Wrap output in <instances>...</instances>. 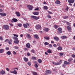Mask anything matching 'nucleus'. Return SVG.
I'll use <instances>...</instances> for the list:
<instances>
[{
  "instance_id": "052dcab7",
  "label": "nucleus",
  "mask_w": 75,
  "mask_h": 75,
  "mask_svg": "<svg viewBox=\"0 0 75 75\" xmlns=\"http://www.w3.org/2000/svg\"><path fill=\"white\" fill-rule=\"evenodd\" d=\"M72 57H73V58H75V54H72L71 55Z\"/></svg>"
},
{
  "instance_id": "6ab92c4d",
  "label": "nucleus",
  "mask_w": 75,
  "mask_h": 75,
  "mask_svg": "<svg viewBox=\"0 0 75 75\" xmlns=\"http://www.w3.org/2000/svg\"><path fill=\"white\" fill-rule=\"evenodd\" d=\"M12 20H13L14 22H17V21H18V20L16 18H13L12 19Z\"/></svg>"
},
{
  "instance_id": "9b49d317",
  "label": "nucleus",
  "mask_w": 75,
  "mask_h": 75,
  "mask_svg": "<svg viewBox=\"0 0 75 75\" xmlns=\"http://www.w3.org/2000/svg\"><path fill=\"white\" fill-rule=\"evenodd\" d=\"M61 38L62 40H64L65 39V38H67V37L66 36H63L61 37Z\"/></svg>"
},
{
  "instance_id": "c9c22d12",
  "label": "nucleus",
  "mask_w": 75,
  "mask_h": 75,
  "mask_svg": "<svg viewBox=\"0 0 75 75\" xmlns=\"http://www.w3.org/2000/svg\"><path fill=\"white\" fill-rule=\"evenodd\" d=\"M13 74H17V71H16V70L15 69L14 70Z\"/></svg>"
},
{
  "instance_id": "a211bd4d",
  "label": "nucleus",
  "mask_w": 75,
  "mask_h": 75,
  "mask_svg": "<svg viewBox=\"0 0 75 75\" xmlns=\"http://www.w3.org/2000/svg\"><path fill=\"white\" fill-rule=\"evenodd\" d=\"M33 14L34 15H38V12H35L33 13Z\"/></svg>"
},
{
  "instance_id": "5fc2aeb1",
  "label": "nucleus",
  "mask_w": 75,
  "mask_h": 75,
  "mask_svg": "<svg viewBox=\"0 0 75 75\" xmlns=\"http://www.w3.org/2000/svg\"><path fill=\"white\" fill-rule=\"evenodd\" d=\"M31 52L33 53H35V50H34V49L32 50H31Z\"/></svg>"
},
{
  "instance_id": "6e6d98bb",
  "label": "nucleus",
  "mask_w": 75,
  "mask_h": 75,
  "mask_svg": "<svg viewBox=\"0 0 75 75\" xmlns=\"http://www.w3.org/2000/svg\"><path fill=\"white\" fill-rule=\"evenodd\" d=\"M3 11V9H0V13H2Z\"/></svg>"
},
{
  "instance_id": "473e14b6",
  "label": "nucleus",
  "mask_w": 75,
  "mask_h": 75,
  "mask_svg": "<svg viewBox=\"0 0 75 75\" xmlns=\"http://www.w3.org/2000/svg\"><path fill=\"white\" fill-rule=\"evenodd\" d=\"M67 29L68 30H71V27L68 26L67 27Z\"/></svg>"
},
{
  "instance_id": "603ef678",
  "label": "nucleus",
  "mask_w": 75,
  "mask_h": 75,
  "mask_svg": "<svg viewBox=\"0 0 75 75\" xmlns=\"http://www.w3.org/2000/svg\"><path fill=\"white\" fill-rule=\"evenodd\" d=\"M49 47H50V48H52V45L51 44H50L49 45Z\"/></svg>"
},
{
  "instance_id": "3c124183",
  "label": "nucleus",
  "mask_w": 75,
  "mask_h": 75,
  "mask_svg": "<svg viewBox=\"0 0 75 75\" xmlns=\"http://www.w3.org/2000/svg\"><path fill=\"white\" fill-rule=\"evenodd\" d=\"M58 33V34H61V33H62V31H58L57 32Z\"/></svg>"
},
{
  "instance_id": "4be33fe9",
  "label": "nucleus",
  "mask_w": 75,
  "mask_h": 75,
  "mask_svg": "<svg viewBox=\"0 0 75 75\" xmlns=\"http://www.w3.org/2000/svg\"><path fill=\"white\" fill-rule=\"evenodd\" d=\"M11 52L10 51H8L6 52L7 54L8 55H11Z\"/></svg>"
},
{
  "instance_id": "a19ab883",
  "label": "nucleus",
  "mask_w": 75,
  "mask_h": 75,
  "mask_svg": "<svg viewBox=\"0 0 75 75\" xmlns=\"http://www.w3.org/2000/svg\"><path fill=\"white\" fill-rule=\"evenodd\" d=\"M35 68H38V64H35Z\"/></svg>"
},
{
  "instance_id": "680f3d73",
  "label": "nucleus",
  "mask_w": 75,
  "mask_h": 75,
  "mask_svg": "<svg viewBox=\"0 0 75 75\" xmlns=\"http://www.w3.org/2000/svg\"><path fill=\"white\" fill-rule=\"evenodd\" d=\"M67 24L68 25H69V26H70V23H69L67 22Z\"/></svg>"
},
{
  "instance_id": "13d9d810",
  "label": "nucleus",
  "mask_w": 75,
  "mask_h": 75,
  "mask_svg": "<svg viewBox=\"0 0 75 75\" xmlns=\"http://www.w3.org/2000/svg\"><path fill=\"white\" fill-rule=\"evenodd\" d=\"M53 47H57V45L56 44H54L53 45Z\"/></svg>"
},
{
  "instance_id": "423d86ee",
  "label": "nucleus",
  "mask_w": 75,
  "mask_h": 75,
  "mask_svg": "<svg viewBox=\"0 0 75 75\" xmlns=\"http://www.w3.org/2000/svg\"><path fill=\"white\" fill-rule=\"evenodd\" d=\"M64 64H65V65H69L70 64V62L66 61L64 62Z\"/></svg>"
},
{
  "instance_id": "2f4dec72",
  "label": "nucleus",
  "mask_w": 75,
  "mask_h": 75,
  "mask_svg": "<svg viewBox=\"0 0 75 75\" xmlns=\"http://www.w3.org/2000/svg\"><path fill=\"white\" fill-rule=\"evenodd\" d=\"M23 27L25 28H27V27H28V26H27V25L26 24H23Z\"/></svg>"
},
{
  "instance_id": "37998d69",
  "label": "nucleus",
  "mask_w": 75,
  "mask_h": 75,
  "mask_svg": "<svg viewBox=\"0 0 75 75\" xmlns=\"http://www.w3.org/2000/svg\"><path fill=\"white\" fill-rule=\"evenodd\" d=\"M34 10L35 11V10H36L37 11L39 10V8H38V7L37 8H35V9H34Z\"/></svg>"
},
{
  "instance_id": "79ce46f5",
  "label": "nucleus",
  "mask_w": 75,
  "mask_h": 75,
  "mask_svg": "<svg viewBox=\"0 0 75 75\" xmlns=\"http://www.w3.org/2000/svg\"><path fill=\"white\" fill-rule=\"evenodd\" d=\"M32 59L33 60H35L36 59V57H33L32 58Z\"/></svg>"
},
{
  "instance_id": "a878e982",
  "label": "nucleus",
  "mask_w": 75,
  "mask_h": 75,
  "mask_svg": "<svg viewBox=\"0 0 75 75\" xmlns=\"http://www.w3.org/2000/svg\"><path fill=\"white\" fill-rule=\"evenodd\" d=\"M64 19H67L68 18V16H65L63 17Z\"/></svg>"
},
{
  "instance_id": "f257e3e1",
  "label": "nucleus",
  "mask_w": 75,
  "mask_h": 75,
  "mask_svg": "<svg viewBox=\"0 0 75 75\" xmlns=\"http://www.w3.org/2000/svg\"><path fill=\"white\" fill-rule=\"evenodd\" d=\"M3 28L4 30H8L9 29V26L7 25H4Z\"/></svg>"
},
{
  "instance_id": "09e8293b",
  "label": "nucleus",
  "mask_w": 75,
  "mask_h": 75,
  "mask_svg": "<svg viewBox=\"0 0 75 75\" xmlns=\"http://www.w3.org/2000/svg\"><path fill=\"white\" fill-rule=\"evenodd\" d=\"M28 65H29V66H30L31 65V63L30 62H28Z\"/></svg>"
},
{
  "instance_id": "20e7f679",
  "label": "nucleus",
  "mask_w": 75,
  "mask_h": 75,
  "mask_svg": "<svg viewBox=\"0 0 75 75\" xmlns=\"http://www.w3.org/2000/svg\"><path fill=\"white\" fill-rule=\"evenodd\" d=\"M52 63L54 65H61V63L59 62L55 63L54 62H53Z\"/></svg>"
},
{
  "instance_id": "e2e57ef3",
  "label": "nucleus",
  "mask_w": 75,
  "mask_h": 75,
  "mask_svg": "<svg viewBox=\"0 0 75 75\" xmlns=\"http://www.w3.org/2000/svg\"><path fill=\"white\" fill-rule=\"evenodd\" d=\"M8 41H9L8 39H6L5 40V42H7Z\"/></svg>"
},
{
  "instance_id": "f03ea898",
  "label": "nucleus",
  "mask_w": 75,
  "mask_h": 75,
  "mask_svg": "<svg viewBox=\"0 0 75 75\" xmlns=\"http://www.w3.org/2000/svg\"><path fill=\"white\" fill-rule=\"evenodd\" d=\"M41 26L40 25H36L35 26V28L37 30H39V29H41Z\"/></svg>"
},
{
  "instance_id": "393cba45",
  "label": "nucleus",
  "mask_w": 75,
  "mask_h": 75,
  "mask_svg": "<svg viewBox=\"0 0 75 75\" xmlns=\"http://www.w3.org/2000/svg\"><path fill=\"white\" fill-rule=\"evenodd\" d=\"M27 37L28 38H31V37L30 36V35L29 34H28L27 36Z\"/></svg>"
},
{
  "instance_id": "a18cd8bd",
  "label": "nucleus",
  "mask_w": 75,
  "mask_h": 75,
  "mask_svg": "<svg viewBox=\"0 0 75 75\" xmlns=\"http://www.w3.org/2000/svg\"><path fill=\"white\" fill-rule=\"evenodd\" d=\"M54 27L55 28H58V26L57 25H54Z\"/></svg>"
},
{
  "instance_id": "8fccbe9b",
  "label": "nucleus",
  "mask_w": 75,
  "mask_h": 75,
  "mask_svg": "<svg viewBox=\"0 0 75 75\" xmlns=\"http://www.w3.org/2000/svg\"><path fill=\"white\" fill-rule=\"evenodd\" d=\"M47 17L48 18H51V16H50V15H48L47 16Z\"/></svg>"
},
{
  "instance_id": "0eeeda50",
  "label": "nucleus",
  "mask_w": 75,
  "mask_h": 75,
  "mask_svg": "<svg viewBox=\"0 0 75 75\" xmlns=\"http://www.w3.org/2000/svg\"><path fill=\"white\" fill-rule=\"evenodd\" d=\"M32 18H34L35 20H38V19H39L40 18L38 17H37V16H32Z\"/></svg>"
},
{
  "instance_id": "4c0bfd02",
  "label": "nucleus",
  "mask_w": 75,
  "mask_h": 75,
  "mask_svg": "<svg viewBox=\"0 0 75 75\" xmlns=\"http://www.w3.org/2000/svg\"><path fill=\"white\" fill-rule=\"evenodd\" d=\"M44 44L45 45H49L50 44L48 42H45L44 43Z\"/></svg>"
},
{
  "instance_id": "72a5a7b5",
  "label": "nucleus",
  "mask_w": 75,
  "mask_h": 75,
  "mask_svg": "<svg viewBox=\"0 0 75 75\" xmlns=\"http://www.w3.org/2000/svg\"><path fill=\"white\" fill-rule=\"evenodd\" d=\"M38 61L39 63H41L42 62V60L41 59H38Z\"/></svg>"
},
{
  "instance_id": "412c9836",
  "label": "nucleus",
  "mask_w": 75,
  "mask_h": 75,
  "mask_svg": "<svg viewBox=\"0 0 75 75\" xmlns=\"http://www.w3.org/2000/svg\"><path fill=\"white\" fill-rule=\"evenodd\" d=\"M73 60V59L72 58H70L68 60V62H71Z\"/></svg>"
},
{
  "instance_id": "de8ad7c7",
  "label": "nucleus",
  "mask_w": 75,
  "mask_h": 75,
  "mask_svg": "<svg viewBox=\"0 0 75 75\" xmlns=\"http://www.w3.org/2000/svg\"><path fill=\"white\" fill-rule=\"evenodd\" d=\"M14 49H18V47L17 46H14Z\"/></svg>"
},
{
  "instance_id": "c85d7f7f",
  "label": "nucleus",
  "mask_w": 75,
  "mask_h": 75,
  "mask_svg": "<svg viewBox=\"0 0 75 75\" xmlns=\"http://www.w3.org/2000/svg\"><path fill=\"white\" fill-rule=\"evenodd\" d=\"M4 52V50L1 49L0 50V53H3Z\"/></svg>"
},
{
  "instance_id": "c756f323",
  "label": "nucleus",
  "mask_w": 75,
  "mask_h": 75,
  "mask_svg": "<svg viewBox=\"0 0 75 75\" xmlns=\"http://www.w3.org/2000/svg\"><path fill=\"white\" fill-rule=\"evenodd\" d=\"M47 52H48V53H51V50L50 49H48L47 51Z\"/></svg>"
},
{
  "instance_id": "f8f14e48",
  "label": "nucleus",
  "mask_w": 75,
  "mask_h": 75,
  "mask_svg": "<svg viewBox=\"0 0 75 75\" xmlns=\"http://www.w3.org/2000/svg\"><path fill=\"white\" fill-rule=\"evenodd\" d=\"M14 43H15V44H18V43H19V41L18 40H15L14 41Z\"/></svg>"
},
{
  "instance_id": "bf43d9fd",
  "label": "nucleus",
  "mask_w": 75,
  "mask_h": 75,
  "mask_svg": "<svg viewBox=\"0 0 75 75\" xmlns=\"http://www.w3.org/2000/svg\"><path fill=\"white\" fill-rule=\"evenodd\" d=\"M6 69L8 71H10V69H8V68H6Z\"/></svg>"
},
{
  "instance_id": "39448f33",
  "label": "nucleus",
  "mask_w": 75,
  "mask_h": 75,
  "mask_svg": "<svg viewBox=\"0 0 75 75\" xmlns=\"http://www.w3.org/2000/svg\"><path fill=\"white\" fill-rule=\"evenodd\" d=\"M30 47H31V45L30 43H27L26 45V47L27 48H30Z\"/></svg>"
},
{
  "instance_id": "b1692460",
  "label": "nucleus",
  "mask_w": 75,
  "mask_h": 75,
  "mask_svg": "<svg viewBox=\"0 0 75 75\" xmlns=\"http://www.w3.org/2000/svg\"><path fill=\"white\" fill-rule=\"evenodd\" d=\"M44 31L46 32H48L49 31L48 28H45L44 29Z\"/></svg>"
},
{
  "instance_id": "5701e85b",
  "label": "nucleus",
  "mask_w": 75,
  "mask_h": 75,
  "mask_svg": "<svg viewBox=\"0 0 75 75\" xmlns=\"http://www.w3.org/2000/svg\"><path fill=\"white\" fill-rule=\"evenodd\" d=\"M9 41H10L8 42L9 44H12L11 42H13V40H12V39H11L9 40Z\"/></svg>"
},
{
  "instance_id": "ddd939ff",
  "label": "nucleus",
  "mask_w": 75,
  "mask_h": 75,
  "mask_svg": "<svg viewBox=\"0 0 75 75\" xmlns=\"http://www.w3.org/2000/svg\"><path fill=\"white\" fill-rule=\"evenodd\" d=\"M34 37L35 38H36V39H38V38H39L38 36L37 35H34Z\"/></svg>"
},
{
  "instance_id": "0e129e2a",
  "label": "nucleus",
  "mask_w": 75,
  "mask_h": 75,
  "mask_svg": "<svg viewBox=\"0 0 75 75\" xmlns=\"http://www.w3.org/2000/svg\"><path fill=\"white\" fill-rule=\"evenodd\" d=\"M0 40L1 41H2L3 40V38L1 37H0Z\"/></svg>"
},
{
  "instance_id": "f3484780",
  "label": "nucleus",
  "mask_w": 75,
  "mask_h": 75,
  "mask_svg": "<svg viewBox=\"0 0 75 75\" xmlns=\"http://www.w3.org/2000/svg\"><path fill=\"white\" fill-rule=\"evenodd\" d=\"M54 39L56 41H58L59 40V38H58L55 37L54 38Z\"/></svg>"
},
{
  "instance_id": "9d476101",
  "label": "nucleus",
  "mask_w": 75,
  "mask_h": 75,
  "mask_svg": "<svg viewBox=\"0 0 75 75\" xmlns=\"http://www.w3.org/2000/svg\"><path fill=\"white\" fill-rule=\"evenodd\" d=\"M15 13L17 17H20V13L18 12H16Z\"/></svg>"
},
{
  "instance_id": "6e6552de",
  "label": "nucleus",
  "mask_w": 75,
  "mask_h": 75,
  "mask_svg": "<svg viewBox=\"0 0 75 75\" xmlns=\"http://www.w3.org/2000/svg\"><path fill=\"white\" fill-rule=\"evenodd\" d=\"M0 14L1 16H6L7 15V14L6 13H0Z\"/></svg>"
},
{
  "instance_id": "cd10ccee",
  "label": "nucleus",
  "mask_w": 75,
  "mask_h": 75,
  "mask_svg": "<svg viewBox=\"0 0 75 75\" xmlns=\"http://www.w3.org/2000/svg\"><path fill=\"white\" fill-rule=\"evenodd\" d=\"M47 73L48 74H50L51 73V71H50V70H48L47 71Z\"/></svg>"
},
{
  "instance_id": "dca6fc26",
  "label": "nucleus",
  "mask_w": 75,
  "mask_h": 75,
  "mask_svg": "<svg viewBox=\"0 0 75 75\" xmlns=\"http://www.w3.org/2000/svg\"><path fill=\"white\" fill-rule=\"evenodd\" d=\"M68 2L69 3H74V1H73L72 0H68Z\"/></svg>"
},
{
  "instance_id": "49530a36",
  "label": "nucleus",
  "mask_w": 75,
  "mask_h": 75,
  "mask_svg": "<svg viewBox=\"0 0 75 75\" xmlns=\"http://www.w3.org/2000/svg\"><path fill=\"white\" fill-rule=\"evenodd\" d=\"M66 66H67V65L65 64H63L62 65V67H63V68H65Z\"/></svg>"
},
{
  "instance_id": "4d7b16f0",
  "label": "nucleus",
  "mask_w": 75,
  "mask_h": 75,
  "mask_svg": "<svg viewBox=\"0 0 75 75\" xmlns=\"http://www.w3.org/2000/svg\"><path fill=\"white\" fill-rule=\"evenodd\" d=\"M13 54L14 55H16L17 54V53H16V52L14 51H13Z\"/></svg>"
},
{
  "instance_id": "774afa93",
  "label": "nucleus",
  "mask_w": 75,
  "mask_h": 75,
  "mask_svg": "<svg viewBox=\"0 0 75 75\" xmlns=\"http://www.w3.org/2000/svg\"><path fill=\"white\" fill-rule=\"evenodd\" d=\"M27 55L28 56H30V53L28 52L27 53Z\"/></svg>"
},
{
  "instance_id": "f704fd0d",
  "label": "nucleus",
  "mask_w": 75,
  "mask_h": 75,
  "mask_svg": "<svg viewBox=\"0 0 75 75\" xmlns=\"http://www.w3.org/2000/svg\"><path fill=\"white\" fill-rule=\"evenodd\" d=\"M44 38L47 40H49V38L48 37H44Z\"/></svg>"
},
{
  "instance_id": "4468645a",
  "label": "nucleus",
  "mask_w": 75,
  "mask_h": 75,
  "mask_svg": "<svg viewBox=\"0 0 75 75\" xmlns=\"http://www.w3.org/2000/svg\"><path fill=\"white\" fill-rule=\"evenodd\" d=\"M55 3L59 4H61V2L59 0H57L55 1Z\"/></svg>"
},
{
  "instance_id": "7ed1b4c3",
  "label": "nucleus",
  "mask_w": 75,
  "mask_h": 75,
  "mask_svg": "<svg viewBox=\"0 0 75 75\" xmlns=\"http://www.w3.org/2000/svg\"><path fill=\"white\" fill-rule=\"evenodd\" d=\"M27 7L28 8L29 10H33V7L31 5H28Z\"/></svg>"
},
{
  "instance_id": "ea45409f",
  "label": "nucleus",
  "mask_w": 75,
  "mask_h": 75,
  "mask_svg": "<svg viewBox=\"0 0 75 75\" xmlns=\"http://www.w3.org/2000/svg\"><path fill=\"white\" fill-rule=\"evenodd\" d=\"M57 30H58V31H62V28H58L57 29Z\"/></svg>"
},
{
  "instance_id": "864d4df0",
  "label": "nucleus",
  "mask_w": 75,
  "mask_h": 75,
  "mask_svg": "<svg viewBox=\"0 0 75 75\" xmlns=\"http://www.w3.org/2000/svg\"><path fill=\"white\" fill-rule=\"evenodd\" d=\"M13 35L14 37H18V36L16 34H13Z\"/></svg>"
},
{
  "instance_id": "338daca9",
  "label": "nucleus",
  "mask_w": 75,
  "mask_h": 75,
  "mask_svg": "<svg viewBox=\"0 0 75 75\" xmlns=\"http://www.w3.org/2000/svg\"><path fill=\"white\" fill-rule=\"evenodd\" d=\"M48 13H49V14H52V12H50V11H48Z\"/></svg>"
},
{
  "instance_id": "aec40b11",
  "label": "nucleus",
  "mask_w": 75,
  "mask_h": 75,
  "mask_svg": "<svg viewBox=\"0 0 75 75\" xmlns=\"http://www.w3.org/2000/svg\"><path fill=\"white\" fill-rule=\"evenodd\" d=\"M57 50H62V48L61 46H59L57 48Z\"/></svg>"
},
{
  "instance_id": "c03bdc74",
  "label": "nucleus",
  "mask_w": 75,
  "mask_h": 75,
  "mask_svg": "<svg viewBox=\"0 0 75 75\" xmlns=\"http://www.w3.org/2000/svg\"><path fill=\"white\" fill-rule=\"evenodd\" d=\"M59 55H60V56H62V55H64V53H59Z\"/></svg>"
},
{
  "instance_id": "2eb2a0df",
  "label": "nucleus",
  "mask_w": 75,
  "mask_h": 75,
  "mask_svg": "<svg viewBox=\"0 0 75 75\" xmlns=\"http://www.w3.org/2000/svg\"><path fill=\"white\" fill-rule=\"evenodd\" d=\"M23 59L25 62H27L28 61V59L26 57H24Z\"/></svg>"
},
{
  "instance_id": "e433bc0d",
  "label": "nucleus",
  "mask_w": 75,
  "mask_h": 75,
  "mask_svg": "<svg viewBox=\"0 0 75 75\" xmlns=\"http://www.w3.org/2000/svg\"><path fill=\"white\" fill-rule=\"evenodd\" d=\"M18 26V27H22V24H18L17 25Z\"/></svg>"
},
{
  "instance_id": "7c9ffc66",
  "label": "nucleus",
  "mask_w": 75,
  "mask_h": 75,
  "mask_svg": "<svg viewBox=\"0 0 75 75\" xmlns=\"http://www.w3.org/2000/svg\"><path fill=\"white\" fill-rule=\"evenodd\" d=\"M13 40H18V38H17V37H13Z\"/></svg>"
},
{
  "instance_id": "bb28decb",
  "label": "nucleus",
  "mask_w": 75,
  "mask_h": 75,
  "mask_svg": "<svg viewBox=\"0 0 75 75\" xmlns=\"http://www.w3.org/2000/svg\"><path fill=\"white\" fill-rule=\"evenodd\" d=\"M0 73L1 74H5V71L3 70H2L0 72Z\"/></svg>"
},
{
  "instance_id": "1a4fd4ad",
  "label": "nucleus",
  "mask_w": 75,
  "mask_h": 75,
  "mask_svg": "<svg viewBox=\"0 0 75 75\" xmlns=\"http://www.w3.org/2000/svg\"><path fill=\"white\" fill-rule=\"evenodd\" d=\"M31 72L32 73L33 75H38L37 73L35 71H31Z\"/></svg>"
},
{
  "instance_id": "58836bf2",
  "label": "nucleus",
  "mask_w": 75,
  "mask_h": 75,
  "mask_svg": "<svg viewBox=\"0 0 75 75\" xmlns=\"http://www.w3.org/2000/svg\"><path fill=\"white\" fill-rule=\"evenodd\" d=\"M44 8L45 9V10H47V9H48V7L46 6H45L44 7Z\"/></svg>"
},
{
  "instance_id": "69168bd1",
  "label": "nucleus",
  "mask_w": 75,
  "mask_h": 75,
  "mask_svg": "<svg viewBox=\"0 0 75 75\" xmlns=\"http://www.w3.org/2000/svg\"><path fill=\"white\" fill-rule=\"evenodd\" d=\"M9 49H10V48H9V47H6V50H9Z\"/></svg>"
}]
</instances>
